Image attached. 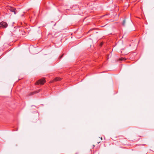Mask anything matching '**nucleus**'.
Masks as SVG:
<instances>
[{"mask_svg":"<svg viewBox=\"0 0 154 154\" xmlns=\"http://www.w3.org/2000/svg\"><path fill=\"white\" fill-rule=\"evenodd\" d=\"M8 26V24L5 22H2L0 23V28H6Z\"/></svg>","mask_w":154,"mask_h":154,"instance_id":"f257e3e1","label":"nucleus"},{"mask_svg":"<svg viewBox=\"0 0 154 154\" xmlns=\"http://www.w3.org/2000/svg\"><path fill=\"white\" fill-rule=\"evenodd\" d=\"M45 82V79H40L37 82L35 83V84H43Z\"/></svg>","mask_w":154,"mask_h":154,"instance_id":"f03ea898","label":"nucleus"},{"mask_svg":"<svg viewBox=\"0 0 154 154\" xmlns=\"http://www.w3.org/2000/svg\"><path fill=\"white\" fill-rule=\"evenodd\" d=\"M9 9L12 12H14L15 14H16L15 12L16 9L15 8H12L11 7H10Z\"/></svg>","mask_w":154,"mask_h":154,"instance_id":"7ed1b4c3","label":"nucleus"},{"mask_svg":"<svg viewBox=\"0 0 154 154\" xmlns=\"http://www.w3.org/2000/svg\"><path fill=\"white\" fill-rule=\"evenodd\" d=\"M126 22V21L125 20H124L123 21V22L122 23V24L123 26H125V23Z\"/></svg>","mask_w":154,"mask_h":154,"instance_id":"20e7f679","label":"nucleus"},{"mask_svg":"<svg viewBox=\"0 0 154 154\" xmlns=\"http://www.w3.org/2000/svg\"><path fill=\"white\" fill-rule=\"evenodd\" d=\"M131 21L130 19H129L128 20V23H131Z\"/></svg>","mask_w":154,"mask_h":154,"instance_id":"39448f33","label":"nucleus"},{"mask_svg":"<svg viewBox=\"0 0 154 154\" xmlns=\"http://www.w3.org/2000/svg\"><path fill=\"white\" fill-rule=\"evenodd\" d=\"M41 89H39V90H38V91H36L35 92V93H38V92H40V91H41Z\"/></svg>","mask_w":154,"mask_h":154,"instance_id":"423d86ee","label":"nucleus"},{"mask_svg":"<svg viewBox=\"0 0 154 154\" xmlns=\"http://www.w3.org/2000/svg\"><path fill=\"white\" fill-rule=\"evenodd\" d=\"M123 60V58H121L119 59V60L120 61H122Z\"/></svg>","mask_w":154,"mask_h":154,"instance_id":"0eeeda50","label":"nucleus"},{"mask_svg":"<svg viewBox=\"0 0 154 154\" xmlns=\"http://www.w3.org/2000/svg\"><path fill=\"white\" fill-rule=\"evenodd\" d=\"M63 54L62 55H61V56L60 57V58H61L62 57H63Z\"/></svg>","mask_w":154,"mask_h":154,"instance_id":"6e6552de","label":"nucleus"},{"mask_svg":"<svg viewBox=\"0 0 154 154\" xmlns=\"http://www.w3.org/2000/svg\"><path fill=\"white\" fill-rule=\"evenodd\" d=\"M103 43H101L100 45V46H102L103 45Z\"/></svg>","mask_w":154,"mask_h":154,"instance_id":"1a4fd4ad","label":"nucleus"},{"mask_svg":"<svg viewBox=\"0 0 154 154\" xmlns=\"http://www.w3.org/2000/svg\"><path fill=\"white\" fill-rule=\"evenodd\" d=\"M58 81H59V80H61V79L58 78Z\"/></svg>","mask_w":154,"mask_h":154,"instance_id":"9d476101","label":"nucleus"},{"mask_svg":"<svg viewBox=\"0 0 154 154\" xmlns=\"http://www.w3.org/2000/svg\"><path fill=\"white\" fill-rule=\"evenodd\" d=\"M101 140H102V138H101Z\"/></svg>","mask_w":154,"mask_h":154,"instance_id":"9b49d317","label":"nucleus"}]
</instances>
